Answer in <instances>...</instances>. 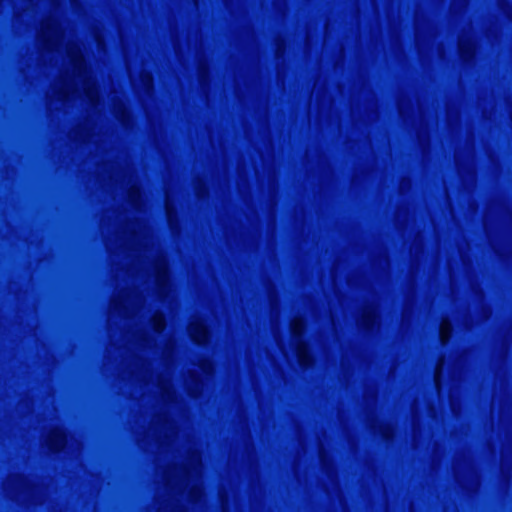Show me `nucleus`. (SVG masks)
<instances>
[{"label": "nucleus", "instance_id": "2", "mask_svg": "<svg viewBox=\"0 0 512 512\" xmlns=\"http://www.w3.org/2000/svg\"><path fill=\"white\" fill-rule=\"evenodd\" d=\"M451 330H452V328H451V324L449 323V321H447V320L442 321L441 326H440V337H441V340L443 343H445L449 339Z\"/></svg>", "mask_w": 512, "mask_h": 512}, {"label": "nucleus", "instance_id": "3", "mask_svg": "<svg viewBox=\"0 0 512 512\" xmlns=\"http://www.w3.org/2000/svg\"><path fill=\"white\" fill-rule=\"evenodd\" d=\"M303 328H304V323H303L302 319L296 318L292 321L291 329H292L294 336H296V337L300 336V334L303 331Z\"/></svg>", "mask_w": 512, "mask_h": 512}, {"label": "nucleus", "instance_id": "1", "mask_svg": "<svg viewBox=\"0 0 512 512\" xmlns=\"http://www.w3.org/2000/svg\"><path fill=\"white\" fill-rule=\"evenodd\" d=\"M189 333L194 341L197 343H203L207 339V330L202 323H193L189 327Z\"/></svg>", "mask_w": 512, "mask_h": 512}, {"label": "nucleus", "instance_id": "4", "mask_svg": "<svg viewBox=\"0 0 512 512\" xmlns=\"http://www.w3.org/2000/svg\"><path fill=\"white\" fill-rule=\"evenodd\" d=\"M298 353H299V357H300L301 362L304 363L305 362V350H304L303 346L299 347Z\"/></svg>", "mask_w": 512, "mask_h": 512}]
</instances>
